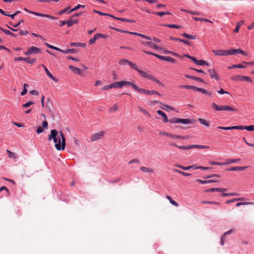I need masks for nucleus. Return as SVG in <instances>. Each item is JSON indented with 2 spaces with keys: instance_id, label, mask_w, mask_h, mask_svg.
Here are the masks:
<instances>
[{
  "instance_id": "obj_1",
  "label": "nucleus",
  "mask_w": 254,
  "mask_h": 254,
  "mask_svg": "<svg viewBox=\"0 0 254 254\" xmlns=\"http://www.w3.org/2000/svg\"><path fill=\"white\" fill-rule=\"evenodd\" d=\"M50 132L51 134L48 136V140L51 141L53 139L54 142L55 143V147L57 150H64L65 149L66 143L65 138L63 131L61 130L59 132L61 139L59 136H58V131L57 130L52 129Z\"/></svg>"
},
{
  "instance_id": "obj_2",
  "label": "nucleus",
  "mask_w": 254,
  "mask_h": 254,
  "mask_svg": "<svg viewBox=\"0 0 254 254\" xmlns=\"http://www.w3.org/2000/svg\"><path fill=\"white\" fill-rule=\"evenodd\" d=\"M218 128L223 130H232V129H246L248 131H254V125H251L249 126H235L232 127H224L219 126Z\"/></svg>"
},
{
  "instance_id": "obj_3",
  "label": "nucleus",
  "mask_w": 254,
  "mask_h": 254,
  "mask_svg": "<svg viewBox=\"0 0 254 254\" xmlns=\"http://www.w3.org/2000/svg\"><path fill=\"white\" fill-rule=\"evenodd\" d=\"M134 69L136 70L138 72V73L144 78H146L148 79L151 80L154 82H155L156 83L158 84L159 85L164 86V85L160 81H159L157 79H156L155 77H154L153 75L147 73L146 72L138 68L137 66L136 65V68H134Z\"/></svg>"
},
{
  "instance_id": "obj_4",
  "label": "nucleus",
  "mask_w": 254,
  "mask_h": 254,
  "mask_svg": "<svg viewBox=\"0 0 254 254\" xmlns=\"http://www.w3.org/2000/svg\"><path fill=\"white\" fill-rule=\"evenodd\" d=\"M211 107L217 111H226L231 112H237V110L232 106L228 105L218 106L215 103H212Z\"/></svg>"
},
{
  "instance_id": "obj_5",
  "label": "nucleus",
  "mask_w": 254,
  "mask_h": 254,
  "mask_svg": "<svg viewBox=\"0 0 254 254\" xmlns=\"http://www.w3.org/2000/svg\"><path fill=\"white\" fill-rule=\"evenodd\" d=\"M136 91L139 92L140 94H142L146 95H150L153 94H157L160 96H161V95L157 91L155 90H146L143 88H141L139 87H138V88L137 89Z\"/></svg>"
},
{
  "instance_id": "obj_6",
  "label": "nucleus",
  "mask_w": 254,
  "mask_h": 254,
  "mask_svg": "<svg viewBox=\"0 0 254 254\" xmlns=\"http://www.w3.org/2000/svg\"><path fill=\"white\" fill-rule=\"evenodd\" d=\"M105 134V132L104 131H100L97 132H95L91 135L90 139L93 142L99 140L103 137Z\"/></svg>"
},
{
  "instance_id": "obj_7",
  "label": "nucleus",
  "mask_w": 254,
  "mask_h": 254,
  "mask_svg": "<svg viewBox=\"0 0 254 254\" xmlns=\"http://www.w3.org/2000/svg\"><path fill=\"white\" fill-rule=\"evenodd\" d=\"M41 52V50L40 48H37L36 47L32 46L30 48H28V50L24 53L25 55H30L31 54H37L40 53Z\"/></svg>"
},
{
  "instance_id": "obj_8",
  "label": "nucleus",
  "mask_w": 254,
  "mask_h": 254,
  "mask_svg": "<svg viewBox=\"0 0 254 254\" xmlns=\"http://www.w3.org/2000/svg\"><path fill=\"white\" fill-rule=\"evenodd\" d=\"M120 65H125L127 64H129L133 69L136 68V64L134 63H131L126 59H120L119 62Z\"/></svg>"
},
{
  "instance_id": "obj_9",
  "label": "nucleus",
  "mask_w": 254,
  "mask_h": 254,
  "mask_svg": "<svg viewBox=\"0 0 254 254\" xmlns=\"http://www.w3.org/2000/svg\"><path fill=\"white\" fill-rule=\"evenodd\" d=\"M107 37V35H103L102 34H100V33L96 34L95 35V36H94V37L93 38H91L89 40V44L90 45H92V44H94V43H95L96 40L97 39L101 38H105Z\"/></svg>"
},
{
  "instance_id": "obj_10",
  "label": "nucleus",
  "mask_w": 254,
  "mask_h": 254,
  "mask_svg": "<svg viewBox=\"0 0 254 254\" xmlns=\"http://www.w3.org/2000/svg\"><path fill=\"white\" fill-rule=\"evenodd\" d=\"M159 134L162 135H165L170 138H176V139H182L183 137L178 135H174L165 131H160Z\"/></svg>"
},
{
  "instance_id": "obj_11",
  "label": "nucleus",
  "mask_w": 254,
  "mask_h": 254,
  "mask_svg": "<svg viewBox=\"0 0 254 254\" xmlns=\"http://www.w3.org/2000/svg\"><path fill=\"white\" fill-rule=\"evenodd\" d=\"M142 44L148 46L149 47L153 48L156 50H162V48L159 46H157L155 44H154L151 42H142Z\"/></svg>"
},
{
  "instance_id": "obj_12",
  "label": "nucleus",
  "mask_w": 254,
  "mask_h": 254,
  "mask_svg": "<svg viewBox=\"0 0 254 254\" xmlns=\"http://www.w3.org/2000/svg\"><path fill=\"white\" fill-rule=\"evenodd\" d=\"M143 52H144L145 53L148 54V55H153V56L156 57V58H158V59H159L160 60L166 61V57L167 56H160V55H157L156 54L153 53H152L151 52L146 51H145V50H143Z\"/></svg>"
},
{
  "instance_id": "obj_13",
  "label": "nucleus",
  "mask_w": 254,
  "mask_h": 254,
  "mask_svg": "<svg viewBox=\"0 0 254 254\" xmlns=\"http://www.w3.org/2000/svg\"><path fill=\"white\" fill-rule=\"evenodd\" d=\"M208 71L209 73L210 77L212 78H214L217 80H218L219 79V78L217 74L216 73V72H215V71L214 69H209L208 70Z\"/></svg>"
},
{
  "instance_id": "obj_14",
  "label": "nucleus",
  "mask_w": 254,
  "mask_h": 254,
  "mask_svg": "<svg viewBox=\"0 0 254 254\" xmlns=\"http://www.w3.org/2000/svg\"><path fill=\"white\" fill-rule=\"evenodd\" d=\"M212 52L216 56H226V54L228 53V52H226V50H213Z\"/></svg>"
},
{
  "instance_id": "obj_15",
  "label": "nucleus",
  "mask_w": 254,
  "mask_h": 254,
  "mask_svg": "<svg viewBox=\"0 0 254 254\" xmlns=\"http://www.w3.org/2000/svg\"><path fill=\"white\" fill-rule=\"evenodd\" d=\"M68 67L75 73L80 75L82 73V70L79 68L75 67L71 65H69Z\"/></svg>"
},
{
  "instance_id": "obj_16",
  "label": "nucleus",
  "mask_w": 254,
  "mask_h": 254,
  "mask_svg": "<svg viewBox=\"0 0 254 254\" xmlns=\"http://www.w3.org/2000/svg\"><path fill=\"white\" fill-rule=\"evenodd\" d=\"M41 66H42L44 68V70H45L47 75L50 78H51L53 80H54V81H56V82H57L58 81V80L55 78L53 75L51 73V72L49 71V70L48 69V68L44 65V64H42L41 65Z\"/></svg>"
},
{
  "instance_id": "obj_17",
  "label": "nucleus",
  "mask_w": 254,
  "mask_h": 254,
  "mask_svg": "<svg viewBox=\"0 0 254 254\" xmlns=\"http://www.w3.org/2000/svg\"><path fill=\"white\" fill-rule=\"evenodd\" d=\"M123 86L127 85L131 86L135 91L137 90V89L138 88V87L133 83L129 81H123Z\"/></svg>"
},
{
  "instance_id": "obj_18",
  "label": "nucleus",
  "mask_w": 254,
  "mask_h": 254,
  "mask_svg": "<svg viewBox=\"0 0 254 254\" xmlns=\"http://www.w3.org/2000/svg\"><path fill=\"white\" fill-rule=\"evenodd\" d=\"M72 18L73 17H71L70 19L66 21V24H67V25L68 27H70L72 25H73V24L77 23V22L78 21V19H72Z\"/></svg>"
},
{
  "instance_id": "obj_19",
  "label": "nucleus",
  "mask_w": 254,
  "mask_h": 254,
  "mask_svg": "<svg viewBox=\"0 0 254 254\" xmlns=\"http://www.w3.org/2000/svg\"><path fill=\"white\" fill-rule=\"evenodd\" d=\"M140 170L141 171L145 172V173H154V170L153 169L148 168V167H146L142 166L140 168Z\"/></svg>"
},
{
  "instance_id": "obj_20",
  "label": "nucleus",
  "mask_w": 254,
  "mask_h": 254,
  "mask_svg": "<svg viewBox=\"0 0 254 254\" xmlns=\"http://www.w3.org/2000/svg\"><path fill=\"white\" fill-rule=\"evenodd\" d=\"M176 167H178V168H180L184 170H188L190 169H196V168H196L195 165H191V166H188V167H185V166H183L182 165H175Z\"/></svg>"
},
{
  "instance_id": "obj_21",
  "label": "nucleus",
  "mask_w": 254,
  "mask_h": 254,
  "mask_svg": "<svg viewBox=\"0 0 254 254\" xmlns=\"http://www.w3.org/2000/svg\"><path fill=\"white\" fill-rule=\"evenodd\" d=\"M112 88H120L123 86V81L120 82H115L111 84Z\"/></svg>"
},
{
  "instance_id": "obj_22",
  "label": "nucleus",
  "mask_w": 254,
  "mask_h": 254,
  "mask_svg": "<svg viewBox=\"0 0 254 254\" xmlns=\"http://www.w3.org/2000/svg\"><path fill=\"white\" fill-rule=\"evenodd\" d=\"M190 147H191V148H198V149H208L209 148V147L208 146L202 145H196V144L190 145Z\"/></svg>"
},
{
  "instance_id": "obj_23",
  "label": "nucleus",
  "mask_w": 254,
  "mask_h": 254,
  "mask_svg": "<svg viewBox=\"0 0 254 254\" xmlns=\"http://www.w3.org/2000/svg\"><path fill=\"white\" fill-rule=\"evenodd\" d=\"M249 167V166L246 167H232L229 169H228L229 171H242L245 170V169Z\"/></svg>"
},
{
  "instance_id": "obj_24",
  "label": "nucleus",
  "mask_w": 254,
  "mask_h": 254,
  "mask_svg": "<svg viewBox=\"0 0 254 254\" xmlns=\"http://www.w3.org/2000/svg\"><path fill=\"white\" fill-rule=\"evenodd\" d=\"M226 189H221L218 188H211L206 190V192H213V191H226Z\"/></svg>"
},
{
  "instance_id": "obj_25",
  "label": "nucleus",
  "mask_w": 254,
  "mask_h": 254,
  "mask_svg": "<svg viewBox=\"0 0 254 254\" xmlns=\"http://www.w3.org/2000/svg\"><path fill=\"white\" fill-rule=\"evenodd\" d=\"M157 113L158 115L161 116L164 118L163 121L164 122L167 123L168 122V118L163 112L161 110H158L157 111Z\"/></svg>"
},
{
  "instance_id": "obj_26",
  "label": "nucleus",
  "mask_w": 254,
  "mask_h": 254,
  "mask_svg": "<svg viewBox=\"0 0 254 254\" xmlns=\"http://www.w3.org/2000/svg\"><path fill=\"white\" fill-rule=\"evenodd\" d=\"M34 15L38 16H41L43 17H47L51 19H57L56 17L52 16L51 15H48V14H42V13H34Z\"/></svg>"
},
{
  "instance_id": "obj_27",
  "label": "nucleus",
  "mask_w": 254,
  "mask_h": 254,
  "mask_svg": "<svg viewBox=\"0 0 254 254\" xmlns=\"http://www.w3.org/2000/svg\"><path fill=\"white\" fill-rule=\"evenodd\" d=\"M179 123L183 124H189L191 123V121L189 119H179Z\"/></svg>"
},
{
  "instance_id": "obj_28",
  "label": "nucleus",
  "mask_w": 254,
  "mask_h": 254,
  "mask_svg": "<svg viewBox=\"0 0 254 254\" xmlns=\"http://www.w3.org/2000/svg\"><path fill=\"white\" fill-rule=\"evenodd\" d=\"M185 77H186L188 78H190V79H193V80H195L201 82H203V80L202 78H199V77H196V76H191V75H188V74H186L185 75Z\"/></svg>"
},
{
  "instance_id": "obj_29",
  "label": "nucleus",
  "mask_w": 254,
  "mask_h": 254,
  "mask_svg": "<svg viewBox=\"0 0 254 254\" xmlns=\"http://www.w3.org/2000/svg\"><path fill=\"white\" fill-rule=\"evenodd\" d=\"M244 23V20H241L239 22H238L236 24V28L234 30V32L237 33L239 31L240 27L243 25Z\"/></svg>"
},
{
  "instance_id": "obj_30",
  "label": "nucleus",
  "mask_w": 254,
  "mask_h": 254,
  "mask_svg": "<svg viewBox=\"0 0 254 254\" xmlns=\"http://www.w3.org/2000/svg\"><path fill=\"white\" fill-rule=\"evenodd\" d=\"M202 204H213L215 205H218L220 204V202H216V201H201L200 202Z\"/></svg>"
},
{
  "instance_id": "obj_31",
  "label": "nucleus",
  "mask_w": 254,
  "mask_h": 254,
  "mask_svg": "<svg viewBox=\"0 0 254 254\" xmlns=\"http://www.w3.org/2000/svg\"><path fill=\"white\" fill-rule=\"evenodd\" d=\"M196 181L200 184H208L210 183L213 182H217V181L213 180H206V181H202L200 179H197L196 180Z\"/></svg>"
},
{
  "instance_id": "obj_32",
  "label": "nucleus",
  "mask_w": 254,
  "mask_h": 254,
  "mask_svg": "<svg viewBox=\"0 0 254 254\" xmlns=\"http://www.w3.org/2000/svg\"><path fill=\"white\" fill-rule=\"evenodd\" d=\"M137 108L144 115H146V116H147L148 117H150V115L149 113L145 109H143V108H142V107H141L140 106H138Z\"/></svg>"
},
{
  "instance_id": "obj_33",
  "label": "nucleus",
  "mask_w": 254,
  "mask_h": 254,
  "mask_svg": "<svg viewBox=\"0 0 254 254\" xmlns=\"http://www.w3.org/2000/svg\"><path fill=\"white\" fill-rule=\"evenodd\" d=\"M166 198L168 199L169 200L170 202L173 205L175 206H179V204L176 201L174 200L170 196L167 195L166 196Z\"/></svg>"
},
{
  "instance_id": "obj_34",
  "label": "nucleus",
  "mask_w": 254,
  "mask_h": 254,
  "mask_svg": "<svg viewBox=\"0 0 254 254\" xmlns=\"http://www.w3.org/2000/svg\"><path fill=\"white\" fill-rule=\"evenodd\" d=\"M182 36L184 37H186L188 39H191V40H194L195 39V36L193 35H190V34H188L187 33H184L182 34Z\"/></svg>"
},
{
  "instance_id": "obj_35",
  "label": "nucleus",
  "mask_w": 254,
  "mask_h": 254,
  "mask_svg": "<svg viewBox=\"0 0 254 254\" xmlns=\"http://www.w3.org/2000/svg\"><path fill=\"white\" fill-rule=\"evenodd\" d=\"M70 46H76V47H79V46L85 47V44L78 43V42H74V43H70Z\"/></svg>"
},
{
  "instance_id": "obj_36",
  "label": "nucleus",
  "mask_w": 254,
  "mask_h": 254,
  "mask_svg": "<svg viewBox=\"0 0 254 254\" xmlns=\"http://www.w3.org/2000/svg\"><path fill=\"white\" fill-rule=\"evenodd\" d=\"M198 121L201 124H202L206 127H208L209 126V122L204 119H203L201 118H199Z\"/></svg>"
},
{
  "instance_id": "obj_37",
  "label": "nucleus",
  "mask_w": 254,
  "mask_h": 254,
  "mask_svg": "<svg viewBox=\"0 0 254 254\" xmlns=\"http://www.w3.org/2000/svg\"><path fill=\"white\" fill-rule=\"evenodd\" d=\"M36 59H31L29 57L25 58V61L30 64H33L36 62Z\"/></svg>"
},
{
  "instance_id": "obj_38",
  "label": "nucleus",
  "mask_w": 254,
  "mask_h": 254,
  "mask_svg": "<svg viewBox=\"0 0 254 254\" xmlns=\"http://www.w3.org/2000/svg\"><path fill=\"white\" fill-rule=\"evenodd\" d=\"M84 7H85V5L78 4L77 6H76L73 8L71 9L69 12H68V13H69L72 11L77 10V9H78L80 8H83Z\"/></svg>"
},
{
  "instance_id": "obj_39",
  "label": "nucleus",
  "mask_w": 254,
  "mask_h": 254,
  "mask_svg": "<svg viewBox=\"0 0 254 254\" xmlns=\"http://www.w3.org/2000/svg\"><path fill=\"white\" fill-rule=\"evenodd\" d=\"M76 51V50L74 49H66V50L65 51H64V50H62V51H61V52L63 53H64V54H68V53H75Z\"/></svg>"
},
{
  "instance_id": "obj_40",
  "label": "nucleus",
  "mask_w": 254,
  "mask_h": 254,
  "mask_svg": "<svg viewBox=\"0 0 254 254\" xmlns=\"http://www.w3.org/2000/svg\"><path fill=\"white\" fill-rule=\"evenodd\" d=\"M200 92L202 93L203 94L208 95V96H210L212 95V92H209L206 89H204L203 88H200Z\"/></svg>"
},
{
  "instance_id": "obj_41",
  "label": "nucleus",
  "mask_w": 254,
  "mask_h": 254,
  "mask_svg": "<svg viewBox=\"0 0 254 254\" xmlns=\"http://www.w3.org/2000/svg\"><path fill=\"white\" fill-rule=\"evenodd\" d=\"M45 107L48 110L51 111V103L50 102V100L49 98L47 99V100L46 101Z\"/></svg>"
},
{
  "instance_id": "obj_42",
  "label": "nucleus",
  "mask_w": 254,
  "mask_h": 254,
  "mask_svg": "<svg viewBox=\"0 0 254 254\" xmlns=\"http://www.w3.org/2000/svg\"><path fill=\"white\" fill-rule=\"evenodd\" d=\"M241 78H242V75H235L231 77V80L233 81H241Z\"/></svg>"
},
{
  "instance_id": "obj_43",
  "label": "nucleus",
  "mask_w": 254,
  "mask_h": 254,
  "mask_svg": "<svg viewBox=\"0 0 254 254\" xmlns=\"http://www.w3.org/2000/svg\"><path fill=\"white\" fill-rule=\"evenodd\" d=\"M6 152L9 154L8 157L9 158H16L17 157V155L15 153L12 152L9 150H6Z\"/></svg>"
},
{
  "instance_id": "obj_44",
  "label": "nucleus",
  "mask_w": 254,
  "mask_h": 254,
  "mask_svg": "<svg viewBox=\"0 0 254 254\" xmlns=\"http://www.w3.org/2000/svg\"><path fill=\"white\" fill-rule=\"evenodd\" d=\"M0 29L2 30L3 32H4L6 34L11 35L12 36H16V35L13 34V33L11 32L10 31L8 30H5L2 29L1 27H0Z\"/></svg>"
},
{
  "instance_id": "obj_45",
  "label": "nucleus",
  "mask_w": 254,
  "mask_h": 254,
  "mask_svg": "<svg viewBox=\"0 0 254 254\" xmlns=\"http://www.w3.org/2000/svg\"><path fill=\"white\" fill-rule=\"evenodd\" d=\"M45 45L49 48H51V49H54L56 51H59L61 52V51H62V49L58 48V47H55L54 46H52V45H51L48 43H45Z\"/></svg>"
},
{
  "instance_id": "obj_46",
  "label": "nucleus",
  "mask_w": 254,
  "mask_h": 254,
  "mask_svg": "<svg viewBox=\"0 0 254 254\" xmlns=\"http://www.w3.org/2000/svg\"><path fill=\"white\" fill-rule=\"evenodd\" d=\"M235 53L241 54L244 56H247V53L240 49H235Z\"/></svg>"
},
{
  "instance_id": "obj_47",
  "label": "nucleus",
  "mask_w": 254,
  "mask_h": 254,
  "mask_svg": "<svg viewBox=\"0 0 254 254\" xmlns=\"http://www.w3.org/2000/svg\"><path fill=\"white\" fill-rule=\"evenodd\" d=\"M164 26H166L169 28H175L177 29H180L181 27L179 25H175V24H164L163 25Z\"/></svg>"
},
{
  "instance_id": "obj_48",
  "label": "nucleus",
  "mask_w": 254,
  "mask_h": 254,
  "mask_svg": "<svg viewBox=\"0 0 254 254\" xmlns=\"http://www.w3.org/2000/svg\"><path fill=\"white\" fill-rule=\"evenodd\" d=\"M163 107H161V108L163 109V110H166V111H168V109H171L172 110H174V109L173 107H170V106H169L166 104H163Z\"/></svg>"
},
{
  "instance_id": "obj_49",
  "label": "nucleus",
  "mask_w": 254,
  "mask_h": 254,
  "mask_svg": "<svg viewBox=\"0 0 254 254\" xmlns=\"http://www.w3.org/2000/svg\"><path fill=\"white\" fill-rule=\"evenodd\" d=\"M174 171L175 172L181 174L182 175H183L184 176H190L191 175L190 174L185 173V172H182V171H181L180 170H177V169H175L174 170Z\"/></svg>"
},
{
  "instance_id": "obj_50",
  "label": "nucleus",
  "mask_w": 254,
  "mask_h": 254,
  "mask_svg": "<svg viewBox=\"0 0 254 254\" xmlns=\"http://www.w3.org/2000/svg\"><path fill=\"white\" fill-rule=\"evenodd\" d=\"M226 50V52H228V53L226 54V56L233 55L235 54L234 49H231L229 50Z\"/></svg>"
},
{
  "instance_id": "obj_51",
  "label": "nucleus",
  "mask_w": 254,
  "mask_h": 254,
  "mask_svg": "<svg viewBox=\"0 0 254 254\" xmlns=\"http://www.w3.org/2000/svg\"><path fill=\"white\" fill-rule=\"evenodd\" d=\"M196 64H198V65H208V64L204 60H197V63H196Z\"/></svg>"
},
{
  "instance_id": "obj_52",
  "label": "nucleus",
  "mask_w": 254,
  "mask_h": 254,
  "mask_svg": "<svg viewBox=\"0 0 254 254\" xmlns=\"http://www.w3.org/2000/svg\"><path fill=\"white\" fill-rule=\"evenodd\" d=\"M248 204H254V203L252 202H238L236 204V206L238 207L242 205H248Z\"/></svg>"
},
{
  "instance_id": "obj_53",
  "label": "nucleus",
  "mask_w": 254,
  "mask_h": 254,
  "mask_svg": "<svg viewBox=\"0 0 254 254\" xmlns=\"http://www.w3.org/2000/svg\"><path fill=\"white\" fill-rule=\"evenodd\" d=\"M166 61H168V62H169L170 63H174V64L176 63V60H175L174 59H173V58H172L171 57H168V56L166 57Z\"/></svg>"
},
{
  "instance_id": "obj_54",
  "label": "nucleus",
  "mask_w": 254,
  "mask_h": 254,
  "mask_svg": "<svg viewBox=\"0 0 254 254\" xmlns=\"http://www.w3.org/2000/svg\"><path fill=\"white\" fill-rule=\"evenodd\" d=\"M33 104H34V102L30 101H29V102L26 103L25 104H23L22 107L23 108H27V107H29L30 106H31V105H32Z\"/></svg>"
},
{
  "instance_id": "obj_55",
  "label": "nucleus",
  "mask_w": 254,
  "mask_h": 254,
  "mask_svg": "<svg viewBox=\"0 0 254 254\" xmlns=\"http://www.w3.org/2000/svg\"><path fill=\"white\" fill-rule=\"evenodd\" d=\"M178 148L183 149V150H187V149H191L190 145H187V146H178Z\"/></svg>"
},
{
  "instance_id": "obj_56",
  "label": "nucleus",
  "mask_w": 254,
  "mask_h": 254,
  "mask_svg": "<svg viewBox=\"0 0 254 254\" xmlns=\"http://www.w3.org/2000/svg\"><path fill=\"white\" fill-rule=\"evenodd\" d=\"M240 161V159H239V158L234 159H229V160H228L227 163L230 164V163H235V162H237Z\"/></svg>"
},
{
  "instance_id": "obj_57",
  "label": "nucleus",
  "mask_w": 254,
  "mask_h": 254,
  "mask_svg": "<svg viewBox=\"0 0 254 254\" xmlns=\"http://www.w3.org/2000/svg\"><path fill=\"white\" fill-rule=\"evenodd\" d=\"M113 88H112V84H109V85H106V86H104V87H103L102 88V90H109L110 89H112Z\"/></svg>"
},
{
  "instance_id": "obj_58",
  "label": "nucleus",
  "mask_w": 254,
  "mask_h": 254,
  "mask_svg": "<svg viewBox=\"0 0 254 254\" xmlns=\"http://www.w3.org/2000/svg\"><path fill=\"white\" fill-rule=\"evenodd\" d=\"M241 81H247L249 82H252V80L248 76H243L242 78H241Z\"/></svg>"
},
{
  "instance_id": "obj_59",
  "label": "nucleus",
  "mask_w": 254,
  "mask_h": 254,
  "mask_svg": "<svg viewBox=\"0 0 254 254\" xmlns=\"http://www.w3.org/2000/svg\"><path fill=\"white\" fill-rule=\"evenodd\" d=\"M223 196H227L231 195H238L237 193H223L222 194Z\"/></svg>"
},
{
  "instance_id": "obj_60",
  "label": "nucleus",
  "mask_w": 254,
  "mask_h": 254,
  "mask_svg": "<svg viewBox=\"0 0 254 254\" xmlns=\"http://www.w3.org/2000/svg\"><path fill=\"white\" fill-rule=\"evenodd\" d=\"M70 8V6H68L66 8H64V9L61 10L59 12V14L62 15L65 12H66Z\"/></svg>"
},
{
  "instance_id": "obj_61",
  "label": "nucleus",
  "mask_w": 254,
  "mask_h": 254,
  "mask_svg": "<svg viewBox=\"0 0 254 254\" xmlns=\"http://www.w3.org/2000/svg\"><path fill=\"white\" fill-rule=\"evenodd\" d=\"M192 85H181L180 86V88H186V89H192L193 88Z\"/></svg>"
},
{
  "instance_id": "obj_62",
  "label": "nucleus",
  "mask_w": 254,
  "mask_h": 254,
  "mask_svg": "<svg viewBox=\"0 0 254 254\" xmlns=\"http://www.w3.org/2000/svg\"><path fill=\"white\" fill-rule=\"evenodd\" d=\"M170 122L172 123H179V118H174L170 120Z\"/></svg>"
},
{
  "instance_id": "obj_63",
  "label": "nucleus",
  "mask_w": 254,
  "mask_h": 254,
  "mask_svg": "<svg viewBox=\"0 0 254 254\" xmlns=\"http://www.w3.org/2000/svg\"><path fill=\"white\" fill-rule=\"evenodd\" d=\"M48 122L46 121H44L42 122V127L43 128H48Z\"/></svg>"
},
{
  "instance_id": "obj_64",
  "label": "nucleus",
  "mask_w": 254,
  "mask_h": 254,
  "mask_svg": "<svg viewBox=\"0 0 254 254\" xmlns=\"http://www.w3.org/2000/svg\"><path fill=\"white\" fill-rule=\"evenodd\" d=\"M118 109V106L117 104H115L113 107L110 108V110L112 111H116Z\"/></svg>"
}]
</instances>
